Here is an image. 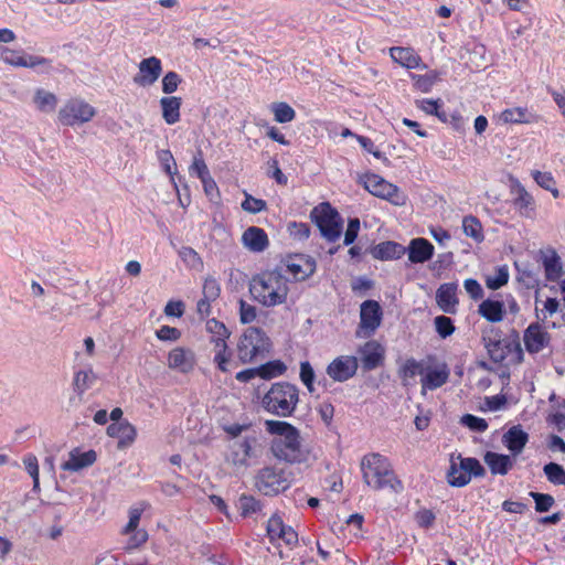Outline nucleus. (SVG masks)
I'll return each instance as SVG.
<instances>
[{
  "label": "nucleus",
  "mask_w": 565,
  "mask_h": 565,
  "mask_svg": "<svg viewBox=\"0 0 565 565\" xmlns=\"http://www.w3.org/2000/svg\"><path fill=\"white\" fill-rule=\"evenodd\" d=\"M550 333L539 323H531L523 333V342L530 354H535L550 344Z\"/></svg>",
  "instance_id": "obj_20"
},
{
  "label": "nucleus",
  "mask_w": 565,
  "mask_h": 565,
  "mask_svg": "<svg viewBox=\"0 0 565 565\" xmlns=\"http://www.w3.org/2000/svg\"><path fill=\"white\" fill-rule=\"evenodd\" d=\"M362 184L374 196L387 200L395 205L405 204V194L393 183L379 174L366 173L362 177Z\"/></svg>",
  "instance_id": "obj_10"
},
{
  "label": "nucleus",
  "mask_w": 565,
  "mask_h": 565,
  "mask_svg": "<svg viewBox=\"0 0 565 565\" xmlns=\"http://www.w3.org/2000/svg\"><path fill=\"white\" fill-rule=\"evenodd\" d=\"M483 342L491 359L495 362L509 360L520 363L523 361L524 353L518 337L498 339L484 335Z\"/></svg>",
  "instance_id": "obj_8"
},
{
  "label": "nucleus",
  "mask_w": 565,
  "mask_h": 565,
  "mask_svg": "<svg viewBox=\"0 0 565 565\" xmlns=\"http://www.w3.org/2000/svg\"><path fill=\"white\" fill-rule=\"evenodd\" d=\"M509 280V270L507 266H501L495 269L491 275L486 278V285L489 289L497 290L507 285Z\"/></svg>",
  "instance_id": "obj_45"
},
{
  "label": "nucleus",
  "mask_w": 565,
  "mask_h": 565,
  "mask_svg": "<svg viewBox=\"0 0 565 565\" xmlns=\"http://www.w3.org/2000/svg\"><path fill=\"white\" fill-rule=\"evenodd\" d=\"M529 441V434L521 426H513L502 436V444L513 457L520 455Z\"/></svg>",
  "instance_id": "obj_30"
},
{
  "label": "nucleus",
  "mask_w": 565,
  "mask_h": 565,
  "mask_svg": "<svg viewBox=\"0 0 565 565\" xmlns=\"http://www.w3.org/2000/svg\"><path fill=\"white\" fill-rule=\"evenodd\" d=\"M241 207L247 213L257 214L267 210V203L244 192V201L241 203Z\"/></svg>",
  "instance_id": "obj_48"
},
{
  "label": "nucleus",
  "mask_w": 565,
  "mask_h": 565,
  "mask_svg": "<svg viewBox=\"0 0 565 565\" xmlns=\"http://www.w3.org/2000/svg\"><path fill=\"white\" fill-rule=\"evenodd\" d=\"M221 295V287L216 279L205 278L203 282L202 296L207 300L216 301Z\"/></svg>",
  "instance_id": "obj_59"
},
{
  "label": "nucleus",
  "mask_w": 565,
  "mask_h": 565,
  "mask_svg": "<svg viewBox=\"0 0 565 565\" xmlns=\"http://www.w3.org/2000/svg\"><path fill=\"white\" fill-rule=\"evenodd\" d=\"M98 380L97 373L92 367L79 370L74 374L73 385L75 391L82 395L92 388Z\"/></svg>",
  "instance_id": "obj_39"
},
{
  "label": "nucleus",
  "mask_w": 565,
  "mask_h": 565,
  "mask_svg": "<svg viewBox=\"0 0 565 565\" xmlns=\"http://www.w3.org/2000/svg\"><path fill=\"white\" fill-rule=\"evenodd\" d=\"M255 486L265 495H275L289 488L290 481L282 469L266 467L257 476Z\"/></svg>",
  "instance_id": "obj_12"
},
{
  "label": "nucleus",
  "mask_w": 565,
  "mask_h": 565,
  "mask_svg": "<svg viewBox=\"0 0 565 565\" xmlns=\"http://www.w3.org/2000/svg\"><path fill=\"white\" fill-rule=\"evenodd\" d=\"M271 345L270 338L263 329L248 327L237 341V356L243 363H252L264 359L269 353Z\"/></svg>",
  "instance_id": "obj_5"
},
{
  "label": "nucleus",
  "mask_w": 565,
  "mask_h": 565,
  "mask_svg": "<svg viewBox=\"0 0 565 565\" xmlns=\"http://www.w3.org/2000/svg\"><path fill=\"white\" fill-rule=\"evenodd\" d=\"M416 105L420 110H423L427 115H435L440 120H443V121L446 120L445 114L439 111V107H440L439 99L423 98V99L417 100Z\"/></svg>",
  "instance_id": "obj_52"
},
{
  "label": "nucleus",
  "mask_w": 565,
  "mask_h": 565,
  "mask_svg": "<svg viewBox=\"0 0 565 565\" xmlns=\"http://www.w3.org/2000/svg\"><path fill=\"white\" fill-rule=\"evenodd\" d=\"M245 249L254 254L264 253L269 247V237L264 228L258 226L247 227L241 237Z\"/></svg>",
  "instance_id": "obj_22"
},
{
  "label": "nucleus",
  "mask_w": 565,
  "mask_h": 565,
  "mask_svg": "<svg viewBox=\"0 0 565 565\" xmlns=\"http://www.w3.org/2000/svg\"><path fill=\"white\" fill-rule=\"evenodd\" d=\"M22 462L24 465V469L30 475V477L33 480V490L39 491L40 490V480H39V462L38 458L32 455L28 454L23 457Z\"/></svg>",
  "instance_id": "obj_49"
},
{
  "label": "nucleus",
  "mask_w": 565,
  "mask_h": 565,
  "mask_svg": "<svg viewBox=\"0 0 565 565\" xmlns=\"http://www.w3.org/2000/svg\"><path fill=\"white\" fill-rule=\"evenodd\" d=\"M259 502L249 495H242L238 500V509L243 516H249L259 510Z\"/></svg>",
  "instance_id": "obj_60"
},
{
  "label": "nucleus",
  "mask_w": 565,
  "mask_h": 565,
  "mask_svg": "<svg viewBox=\"0 0 565 565\" xmlns=\"http://www.w3.org/2000/svg\"><path fill=\"white\" fill-rule=\"evenodd\" d=\"M460 424L468 427L472 431L482 433L487 430L488 423L481 417L471 414H466L460 418Z\"/></svg>",
  "instance_id": "obj_57"
},
{
  "label": "nucleus",
  "mask_w": 565,
  "mask_h": 565,
  "mask_svg": "<svg viewBox=\"0 0 565 565\" xmlns=\"http://www.w3.org/2000/svg\"><path fill=\"white\" fill-rule=\"evenodd\" d=\"M203 190L205 195L209 198L211 202L217 203L220 201V190L214 181V179L211 177V174L204 179L201 180Z\"/></svg>",
  "instance_id": "obj_61"
},
{
  "label": "nucleus",
  "mask_w": 565,
  "mask_h": 565,
  "mask_svg": "<svg viewBox=\"0 0 565 565\" xmlns=\"http://www.w3.org/2000/svg\"><path fill=\"white\" fill-rule=\"evenodd\" d=\"M434 246L433 244L422 237L413 238L408 247H406V253L408 255V259L413 264H423L428 262L434 255Z\"/></svg>",
  "instance_id": "obj_27"
},
{
  "label": "nucleus",
  "mask_w": 565,
  "mask_h": 565,
  "mask_svg": "<svg viewBox=\"0 0 565 565\" xmlns=\"http://www.w3.org/2000/svg\"><path fill=\"white\" fill-rule=\"evenodd\" d=\"M267 534L271 543L290 548L298 544V533L286 524L279 514H274L267 522Z\"/></svg>",
  "instance_id": "obj_14"
},
{
  "label": "nucleus",
  "mask_w": 565,
  "mask_h": 565,
  "mask_svg": "<svg viewBox=\"0 0 565 565\" xmlns=\"http://www.w3.org/2000/svg\"><path fill=\"white\" fill-rule=\"evenodd\" d=\"M436 331L441 338L451 335L455 331V327L450 318L446 316H438L435 318Z\"/></svg>",
  "instance_id": "obj_63"
},
{
  "label": "nucleus",
  "mask_w": 565,
  "mask_h": 565,
  "mask_svg": "<svg viewBox=\"0 0 565 565\" xmlns=\"http://www.w3.org/2000/svg\"><path fill=\"white\" fill-rule=\"evenodd\" d=\"M447 471V481L450 486L461 488L467 486L472 477H482L484 469L476 458H465L460 454H451Z\"/></svg>",
  "instance_id": "obj_6"
},
{
  "label": "nucleus",
  "mask_w": 565,
  "mask_h": 565,
  "mask_svg": "<svg viewBox=\"0 0 565 565\" xmlns=\"http://www.w3.org/2000/svg\"><path fill=\"white\" fill-rule=\"evenodd\" d=\"M257 315H258V310L254 305H252L243 299L239 300L238 316H239L241 323L249 324V323L254 322L257 318Z\"/></svg>",
  "instance_id": "obj_51"
},
{
  "label": "nucleus",
  "mask_w": 565,
  "mask_h": 565,
  "mask_svg": "<svg viewBox=\"0 0 565 565\" xmlns=\"http://www.w3.org/2000/svg\"><path fill=\"white\" fill-rule=\"evenodd\" d=\"M358 358L341 355L335 358L327 367V374L337 382H344L351 379L358 370Z\"/></svg>",
  "instance_id": "obj_19"
},
{
  "label": "nucleus",
  "mask_w": 565,
  "mask_h": 565,
  "mask_svg": "<svg viewBox=\"0 0 565 565\" xmlns=\"http://www.w3.org/2000/svg\"><path fill=\"white\" fill-rule=\"evenodd\" d=\"M290 291L289 279L279 270L273 269L256 275L249 284L254 301L265 308L285 305Z\"/></svg>",
  "instance_id": "obj_2"
},
{
  "label": "nucleus",
  "mask_w": 565,
  "mask_h": 565,
  "mask_svg": "<svg viewBox=\"0 0 565 565\" xmlns=\"http://www.w3.org/2000/svg\"><path fill=\"white\" fill-rule=\"evenodd\" d=\"M383 311L375 300H365L360 306V323L356 338H369L375 333L382 323Z\"/></svg>",
  "instance_id": "obj_13"
},
{
  "label": "nucleus",
  "mask_w": 565,
  "mask_h": 565,
  "mask_svg": "<svg viewBox=\"0 0 565 565\" xmlns=\"http://www.w3.org/2000/svg\"><path fill=\"white\" fill-rule=\"evenodd\" d=\"M478 312L490 322H500L505 315L504 303L499 300L486 299L479 305Z\"/></svg>",
  "instance_id": "obj_36"
},
{
  "label": "nucleus",
  "mask_w": 565,
  "mask_h": 565,
  "mask_svg": "<svg viewBox=\"0 0 565 565\" xmlns=\"http://www.w3.org/2000/svg\"><path fill=\"white\" fill-rule=\"evenodd\" d=\"M462 230L467 236L473 238L477 242H480L483 238L481 223L471 215L463 217Z\"/></svg>",
  "instance_id": "obj_46"
},
{
  "label": "nucleus",
  "mask_w": 565,
  "mask_h": 565,
  "mask_svg": "<svg viewBox=\"0 0 565 565\" xmlns=\"http://www.w3.org/2000/svg\"><path fill=\"white\" fill-rule=\"evenodd\" d=\"M543 470L550 482L565 486V470L561 465L550 462L544 466Z\"/></svg>",
  "instance_id": "obj_50"
},
{
  "label": "nucleus",
  "mask_w": 565,
  "mask_h": 565,
  "mask_svg": "<svg viewBox=\"0 0 565 565\" xmlns=\"http://www.w3.org/2000/svg\"><path fill=\"white\" fill-rule=\"evenodd\" d=\"M547 423L553 425L558 431L565 429V403L552 407L547 416Z\"/></svg>",
  "instance_id": "obj_53"
},
{
  "label": "nucleus",
  "mask_w": 565,
  "mask_h": 565,
  "mask_svg": "<svg viewBox=\"0 0 565 565\" xmlns=\"http://www.w3.org/2000/svg\"><path fill=\"white\" fill-rule=\"evenodd\" d=\"M107 435L118 440L119 448H126L136 440L137 430L129 422L122 420L121 423H111L107 427Z\"/></svg>",
  "instance_id": "obj_28"
},
{
  "label": "nucleus",
  "mask_w": 565,
  "mask_h": 565,
  "mask_svg": "<svg viewBox=\"0 0 565 565\" xmlns=\"http://www.w3.org/2000/svg\"><path fill=\"white\" fill-rule=\"evenodd\" d=\"M95 461L96 452L94 450L82 451L79 449H73L68 452L61 468L65 471L77 472L92 466Z\"/></svg>",
  "instance_id": "obj_25"
},
{
  "label": "nucleus",
  "mask_w": 565,
  "mask_h": 565,
  "mask_svg": "<svg viewBox=\"0 0 565 565\" xmlns=\"http://www.w3.org/2000/svg\"><path fill=\"white\" fill-rule=\"evenodd\" d=\"M426 360H407L401 370V376L403 382L408 385L412 384L416 376H423V371L425 367Z\"/></svg>",
  "instance_id": "obj_41"
},
{
  "label": "nucleus",
  "mask_w": 565,
  "mask_h": 565,
  "mask_svg": "<svg viewBox=\"0 0 565 565\" xmlns=\"http://www.w3.org/2000/svg\"><path fill=\"white\" fill-rule=\"evenodd\" d=\"M286 371V365L281 361H271L258 369V374L264 379H271L282 375Z\"/></svg>",
  "instance_id": "obj_54"
},
{
  "label": "nucleus",
  "mask_w": 565,
  "mask_h": 565,
  "mask_svg": "<svg viewBox=\"0 0 565 565\" xmlns=\"http://www.w3.org/2000/svg\"><path fill=\"white\" fill-rule=\"evenodd\" d=\"M179 329L170 326H162L156 331V337L161 341L175 342L181 338Z\"/></svg>",
  "instance_id": "obj_64"
},
{
  "label": "nucleus",
  "mask_w": 565,
  "mask_h": 565,
  "mask_svg": "<svg viewBox=\"0 0 565 565\" xmlns=\"http://www.w3.org/2000/svg\"><path fill=\"white\" fill-rule=\"evenodd\" d=\"M286 271L296 281L306 280L316 271V260L311 256L296 254L286 260Z\"/></svg>",
  "instance_id": "obj_18"
},
{
  "label": "nucleus",
  "mask_w": 565,
  "mask_h": 565,
  "mask_svg": "<svg viewBox=\"0 0 565 565\" xmlns=\"http://www.w3.org/2000/svg\"><path fill=\"white\" fill-rule=\"evenodd\" d=\"M541 258L545 278L548 281L559 280L563 275V265L557 253L554 249H546L542 252Z\"/></svg>",
  "instance_id": "obj_33"
},
{
  "label": "nucleus",
  "mask_w": 565,
  "mask_h": 565,
  "mask_svg": "<svg viewBox=\"0 0 565 565\" xmlns=\"http://www.w3.org/2000/svg\"><path fill=\"white\" fill-rule=\"evenodd\" d=\"M252 446L249 440H236L233 441L230 446V451L226 456L228 462L234 465L237 468H244L248 465V459L250 457Z\"/></svg>",
  "instance_id": "obj_32"
},
{
  "label": "nucleus",
  "mask_w": 565,
  "mask_h": 565,
  "mask_svg": "<svg viewBox=\"0 0 565 565\" xmlns=\"http://www.w3.org/2000/svg\"><path fill=\"white\" fill-rule=\"evenodd\" d=\"M32 103L36 110L44 114H51L55 111L58 98L50 90L36 88L33 94Z\"/></svg>",
  "instance_id": "obj_35"
},
{
  "label": "nucleus",
  "mask_w": 565,
  "mask_h": 565,
  "mask_svg": "<svg viewBox=\"0 0 565 565\" xmlns=\"http://www.w3.org/2000/svg\"><path fill=\"white\" fill-rule=\"evenodd\" d=\"M266 430L271 434V451L280 460L300 463L308 460L309 454L301 446L299 430L287 422L266 420Z\"/></svg>",
  "instance_id": "obj_1"
},
{
  "label": "nucleus",
  "mask_w": 565,
  "mask_h": 565,
  "mask_svg": "<svg viewBox=\"0 0 565 565\" xmlns=\"http://www.w3.org/2000/svg\"><path fill=\"white\" fill-rule=\"evenodd\" d=\"M145 509H146V504L139 503L129 510V521L124 529V534H128V533H130V531L139 529L138 525H139V522H140V519H141V515H142Z\"/></svg>",
  "instance_id": "obj_58"
},
{
  "label": "nucleus",
  "mask_w": 565,
  "mask_h": 565,
  "mask_svg": "<svg viewBox=\"0 0 565 565\" xmlns=\"http://www.w3.org/2000/svg\"><path fill=\"white\" fill-rule=\"evenodd\" d=\"M196 363V354L190 348L178 345L167 355V366L177 373L189 374L194 371Z\"/></svg>",
  "instance_id": "obj_16"
},
{
  "label": "nucleus",
  "mask_w": 565,
  "mask_h": 565,
  "mask_svg": "<svg viewBox=\"0 0 565 565\" xmlns=\"http://www.w3.org/2000/svg\"><path fill=\"white\" fill-rule=\"evenodd\" d=\"M390 56L395 63L408 70L427 67L425 64H423L422 57L418 55V53L412 47H391Z\"/></svg>",
  "instance_id": "obj_26"
},
{
  "label": "nucleus",
  "mask_w": 565,
  "mask_h": 565,
  "mask_svg": "<svg viewBox=\"0 0 565 565\" xmlns=\"http://www.w3.org/2000/svg\"><path fill=\"white\" fill-rule=\"evenodd\" d=\"M493 119L498 125H520L535 121L536 116L526 107H511L495 114Z\"/></svg>",
  "instance_id": "obj_24"
},
{
  "label": "nucleus",
  "mask_w": 565,
  "mask_h": 565,
  "mask_svg": "<svg viewBox=\"0 0 565 565\" xmlns=\"http://www.w3.org/2000/svg\"><path fill=\"white\" fill-rule=\"evenodd\" d=\"M287 232L296 241H305L309 237L310 228L307 223L289 222L287 224Z\"/></svg>",
  "instance_id": "obj_55"
},
{
  "label": "nucleus",
  "mask_w": 565,
  "mask_h": 565,
  "mask_svg": "<svg viewBox=\"0 0 565 565\" xmlns=\"http://www.w3.org/2000/svg\"><path fill=\"white\" fill-rule=\"evenodd\" d=\"M299 403V390L288 382L274 383L262 398L263 408L279 417H289Z\"/></svg>",
  "instance_id": "obj_4"
},
{
  "label": "nucleus",
  "mask_w": 565,
  "mask_h": 565,
  "mask_svg": "<svg viewBox=\"0 0 565 565\" xmlns=\"http://www.w3.org/2000/svg\"><path fill=\"white\" fill-rule=\"evenodd\" d=\"M511 192L514 195V206L519 210L520 214L525 217H532L535 212L533 195L514 178H511Z\"/></svg>",
  "instance_id": "obj_23"
},
{
  "label": "nucleus",
  "mask_w": 565,
  "mask_h": 565,
  "mask_svg": "<svg viewBox=\"0 0 565 565\" xmlns=\"http://www.w3.org/2000/svg\"><path fill=\"white\" fill-rule=\"evenodd\" d=\"M449 369L445 363L426 360L423 376L420 379L422 393L441 387L449 379Z\"/></svg>",
  "instance_id": "obj_15"
},
{
  "label": "nucleus",
  "mask_w": 565,
  "mask_h": 565,
  "mask_svg": "<svg viewBox=\"0 0 565 565\" xmlns=\"http://www.w3.org/2000/svg\"><path fill=\"white\" fill-rule=\"evenodd\" d=\"M214 363L216 364L217 369L222 372H228L231 353L228 352L227 343L214 345Z\"/></svg>",
  "instance_id": "obj_47"
},
{
  "label": "nucleus",
  "mask_w": 565,
  "mask_h": 565,
  "mask_svg": "<svg viewBox=\"0 0 565 565\" xmlns=\"http://www.w3.org/2000/svg\"><path fill=\"white\" fill-rule=\"evenodd\" d=\"M270 111L274 115L275 121L279 124L291 122L296 118L295 109L285 102L273 103Z\"/></svg>",
  "instance_id": "obj_42"
},
{
  "label": "nucleus",
  "mask_w": 565,
  "mask_h": 565,
  "mask_svg": "<svg viewBox=\"0 0 565 565\" xmlns=\"http://www.w3.org/2000/svg\"><path fill=\"white\" fill-rule=\"evenodd\" d=\"M559 302L556 298H547L543 301L536 299L535 313L537 319L545 321L557 312Z\"/></svg>",
  "instance_id": "obj_43"
},
{
  "label": "nucleus",
  "mask_w": 565,
  "mask_h": 565,
  "mask_svg": "<svg viewBox=\"0 0 565 565\" xmlns=\"http://www.w3.org/2000/svg\"><path fill=\"white\" fill-rule=\"evenodd\" d=\"M441 76H443V73L437 70L428 71L425 74L412 73L409 75V77L413 82V86L422 93H429L433 89L434 85L438 81H440Z\"/></svg>",
  "instance_id": "obj_37"
},
{
  "label": "nucleus",
  "mask_w": 565,
  "mask_h": 565,
  "mask_svg": "<svg viewBox=\"0 0 565 565\" xmlns=\"http://www.w3.org/2000/svg\"><path fill=\"white\" fill-rule=\"evenodd\" d=\"M361 363L364 370L371 371L379 367L385 355L384 347L375 340L365 342L358 349Z\"/></svg>",
  "instance_id": "obj_21"
},
{
  "label": "nucleus",
  "mask_w": 565,
  "mask_h": 565,
  "mask_svg": "<svg viewBox=\"0 0 565 565\" xmlns=\"http://www.w3.org/2000/svg\"><path fill=\"white\" fill-rule=\"evenodd\" d=\"M458 286L454 282L443 284L436 291L438 307L446 313H455L458 306Z\"/></svg>",
  "instance_id": "obj_29"
},
{
  "label": "nucleus",
  "mask_w": 565,
  "mask_h": 565,
  "mask_svg": "<svg viewBox=\"0 0 565 565\" xmlns=\"http://www.w3.org/2000/svg\"><path fill=\"white\" fill-rule=\"evenodd\" d=\"M361 470L364 482L374 490L391 489L395 493L403 490V484L395 476L390 460L380 454L364 456Z\"/></svg>",
  "instance_id": "obj_3"
},
{
  "label": "nucleus",
  "mask_w": 565,
  "mask_h": 565,
  "mask_svg": "<svg viewBox=\"0 0 565 565\" xmlns=\"http://www.w3.org/2000/svg\"><path fill=\"white\" fill-rule=\"evenodd\" d=\"M162 63L156 56H150L140 61L138 73L134 76V83L140 87L152 86L161 76Z\"/></svg>",
  "instance_id": "obj_17"
},
{
  "label": "nucleus",
  "mask_w": 565,
  "mask_h": 565,
  "mask_svg": "<svg viewBox=\"0 0 565 565\" xmlns=\"http://www.w3.org/2000/svg\"><path fill=\"white\" fill-rule=\"evenodd\" d=\"M312 217L321 234L329 242H335L342 232V222L339 213L329 203H322L315 207Z\"/></svg>",
  "instance_id": "obj_11"
},
{
  "label": "nucleus",
  "mask_w": 565,
  "mask_h": 565,
  "mask_svg": "<svg viewBox=\"0 0 565 565\" xmlns=\"http://www.w3.org/2000/svg\"><path fill=\"white\" fill-rule=\"evenodd\" d=\"M160 106L162 109V117L168 125H173L180 120V97H162L160 99Z\"/></svg>",
  "instance_id": "obj_38"
},
{
  "label": "nucleus",
  "mask_w": 565,
  "mask_h": 565,
  "mask_svg": "<svg viewBox=\"0 0 565 565\" xmlns=\"http://www.w3.org/2000/svg\"><path fill=\"white\" fill-rule=\"evenodd\" d=\"M157 158L164 172L170 177L171 183L174 185V188H177V183L174 181V174L177 173V164L171 151L160 150L157 153Z\"/></svg>",
  "instance_id": "obj_44"
},
{
  "label": "nucleus",
  "mask_w": 565,
  "mask_h": 565,
  "mask_svg": "<svg viewBox=\"0 0 565 565\" xmlns=\"http://www.w3.org/2000/svg\"><path fill=\"white\" fill-rule=\"evenodd\" d=\"M189 172L192 177H196L200 181L210 175L209 168L203 160L201 153L193 157V161L189 168Z\"/></svg>",
  "instance_id": "obj_56"
},
{
  "label": "nucleus",
  "mask_w": 565,
  "mask_h": 565,
  "mask_svg": "<svg viewBox=\"0 0 565 565\" xmlns=\"http://www.w3.org/2000/svg\"><path fill=\"white\" fill-rule=\"evenodd\" d=\"M483 460L492 475L505 476L514 466L513 457L494 451H487Z\"/></svg>",
  "instance_id": "obj_31"
},
{
  "label": "nucleus",
  "mask_w": 565,
  "mask_h": 565,
  "mask_svg": "<svg viewBox=\"0 0 565 565\" xmlns=\"http://www.w3.org/2000/svg\"><path fill=\"white\" fill-rule=\"evenodd\" d=\"M531 175L534 179L535 183L544 189L548 190L553 184H556V181L551 172L532 170Z\"/></svg>",
  "instance_id": "obj_62"
},
{
  "label": "nucleus",
  "mask_w": 565,
  "mask_h": 565,
  "mask_svg": "<svg viewBox=\"0 0 565 565\" xmlns=\"http://www.w3.org/2000/svg\"><path fill=\"white\" fill-rule=\"evenodd\" d=\"M205 330L211 335V342L214 345L227 343V339L231 335V332L226 328V326L223 322L216 320L215 318L209 319L206 321Z\"/></svg>",
  "instance_id": "obj_40"
},
{
  "label": "nucleus",
  "mask_w": 565,
  "mask_h": 565,
  "mask_svg": "<svg viewBox=\"0 0 565 565\" xmlns=\"http://www.w3.org/2000/svg\"><path fill=\"white\" fill-rule=\"evenodd\" d=\"M97 114L96 108L81 97L67 99L57 113L58 122L75 127L89 122Z\"/></svg>",
  "instance_id": "obj_7"
},
{
  "label": "nucleus",
  "mask_w": 565,
  "mask_h": 565,
  "mask_svg": "<svg viewBox=\"0 0 565 565\" xmlns=\"http://www.w3.org/2000/svg\"><path fill=\"white\" fill-rule=\"evenodd\" d=\"M0 61L13 67L38 68L42 73H47L51 70L50 60L4 45H0Z\"/></svg>",
  "instance_id": "obj_9"
},
{
  "label": "nucleus",
  "mask_w": 565,
  "mask_h": 565,
  "mask_svg": "<svg viewBox=\"0 0 565 565\" xmlns=\"http://www.w3.org/2000/svg\"><path fill=\"white\" fill-rule=\"evenodd\" d=\"M371 253L375 259L380 260L399 259L406 254V247L396 242L386 241L375 245Z\"/></svg>",
  "instance_id": "obj_34"
}]
</instances>
